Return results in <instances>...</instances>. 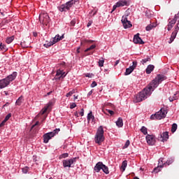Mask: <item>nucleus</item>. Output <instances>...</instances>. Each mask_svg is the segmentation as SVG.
<instances>
[{
	"instance_id": "nucleus-1",
	"label": "nucleus",
	"mask_w": 179,
	"mask_h": 179,
	"mask_svg": "<svg viewBox=\"0 0 179 179\" xmlns=\"http://www.w3.org/2000/svg\"><path fill=\"white\" fill-rule=\"evenodd\" d=\"M167 77L162 74H158L154 80H152L149 85L144 88L139 94L136 96V102L139 103L141 101H143V100H146L152 94V92L160 85L163 82V80H166Z\"/></svg>"
},
{
	"instance_id": "nucleus-2",
	"label": "nucleus",
	"mask_w": 179,
	"mask_h": 179,
	"mask_svg": "<svg viewBox=\"0 0 179 179\" xmlns=\"http://www.w3.org/2000/svg\"><path fill=\"white\" fill-rule=\"evenodd\" d=\"M16 76H17V73L13 72L12 74L9 75L6 78L0 80V90L5 89V87L9 86L10 82H13V80L16 79Z\"/></svg>"
},
{
	"instance_id": "nucleus-3",
	"label": "nucleus",
	"mask_w": 179,
	"mask_h": 179,
	"mask_svg": "<svg viewBox=\"0 0 179 179\" xmlns=\"http://www.w3.org/2000/svg\"><path fill=\"white\" fill-rule=\"evenodd\" d=\"M104 137V129H103V126H100L96 133L95 137H94V142L95 143H97L99 146L104 142L105 140Z\"/></svg>"
},
{
	"instance_id": "nucleus-4",
	"label": "nucleus",
	"mask_w": 179,
	"mask_h": 179,
	"mask_svg": "<svg viewBox=\"0 0 179 179\" xmlns=\"http://www.w3.org/2000/svg\"><path fill=\"white\" fill-rule=\"evenodd\" d=\"M76 3V0H71L68 1L66 4H62V6L58 7V9L60 12H66V10H69L73 5Z\"/></svg>"
},
{
	"instance_id": "nucleus-5",
	"label": "nucleus",
	"mask_w": 179,
	"mask_h": 179,
	"mask_svg": "<svg viewBox=\"0 0 179 179\" xmlns=\"http://www.w3.org/2000/svg\"><path fill=\"white\" fill-rule=\"evenodd\" d=\"M61 129H55L53 131L46 133L45 134L43 135V143H48V141L50 139L52 138H54L55 135H57L58 132H59Z\"/></svg>"
},
{
	"instance_id": "nucleus-6",
	"label": "nucleus",
	"mask_w": 179,
	"mask_h": 179,
	"mask_svg": "<svg viewBox=\"0 0 179 179\" xmlns=\"http://www.w3.org/2000/svg\"><path fill=\"white\" fill-rule=\"evenodd\" d=\"M167 111L162 108L159 111L157 112L155 114L150 116V120H162V118H166V115Z\"/></svg>"
},
{
	"instance_id": "nucleus-7",
	"label": "nucleus",
	"mask_w": 179,
	"mask_h": 179,
	"mask_svg": "<svg viewBox=\"0 0 179 179\" xmlns=\"http://www.w3.org/2000/svg\"><path fill=\"white\" fill-rule=\"evenodd\" d=\"M39 22L42 24L47 26L50 23V16H48V14L47 13H41L39 15Z\"/></svg>"
},
{
	"instance_id": "nucleus-8",
	"label": "nucleus",
	"mask_w": 179,
	"mask_h": 179,
	"mask_svg": "<svg viewBox=\"0 0 179 179\" xmlns=\"http://www.w3.org/2000/svg\"><path fill=\"white\" fill-rule=\"evenodd\" d=\"M64 38H65L64 34H62V36H59V34H57L54 38H52L50 39L49 45H54V44H57L58 41H61V40H64Z\"/></svg>"
},
{
	"instance_id": "nucleus-9",
	"label": "nucleus",
	"mask_w": 179,
	"mask_h": 179,
	"mask_svg": "<svg viewBox=\"0 0 179 179\" xmlns=\"http://www.w3.org/2000/svg\"><path fill=\"white\" fill-rule=\"evenodd\" d=\"M138 66V62L134 61L133 62V65L130 66L129 68L126 69V71L124 73V75L127 76L128 75H131L132 72H134V69Z\"/></svg>"
},
{
	"instance_id": "nucleus-10",
	"label": "nucleus",
	"mask_w": 179,
	"mask_h": 179,
	"mask_svg": "<svg viewBox=\"0 0 179 179\" xmlns=\"http://www.w3.org/2000/svg\"><path fill=\"white\" fill-rule=\"evenodd\" d=\"M76 162V158H72L70 159H64L62 161L63 163V167L66 168V167H71L72 164Z\"/></svg>"
},
{
	"instance_id": "nucleus-11",
	"label": "nucleus",
	"mask_w": 179,
	"mask_h": 179,
	"mask_svg": "<svg viewBox=\"0 0 179 179\" xmlns=\"http://www.w3.org/2000/svg\"><path fill=\"white\" fill-rule=\"evenodd\" d=\"M122 23L124 29H129L132 27V24H131V21H129L127 17H122Z\"/></svg>"
},
{
	"instance_id": "nucleus-12",
	"label": "nucleus",
	"mask_w": 179,
	"mask_h": 179,
	"mask_svg": "<svg viewBox=\"0 0 179 179\" xmlns=\"http://www.w3.org/2000/svg\"><path fill=\"white\" fill-rule=\"evenodd\" d=\"M146 141L148 145L153 146L155 143H156V140H155V137L152 135H148L146 137Z\"/></svg>"
},
{
	"instance_id": "nucleus-13",
	"label": "nucleus",
	"mask_w": 179,
	"mask_h": 179,
	"mask_svg": "<svg viewBox=\"0 0 179 179\" xmlns=\"http://www.w3.org/2000/svg\"><path fill=\"white\" fill-rule=\"evenodd\" d=\"M133 41L134 44H145V42L139 37V34L134 35Z\"/></svg>"
},
{
	"instance_id": "nucleus-14",
	"label": "nucleus",
	"mask_w": 179,
	"mask_h": 179,
	"mask_svg": "<svg viewBox=\"0 0 179 179\" xmlns=\"http://www.w3.org/2000/svg\"><path fill=\"white\" fill-rule=\"evenodd\" d=\"M159 141H161V142H166L167 139H169V131H165L162 134H161L159 136H158Z\"/></svg>"
},
{
	"instance_id": "nucleus-15",
	"label": "nucleus",
	"mask_w": 179,
	"mask_h": 179,
	"mask_svg": "<svg viewBox=\"0 0 179 179\" xmlns=\"http://www.w3.org/2000/svg\"><path fill=\"white\" fill-rule=\"evenodd\" d=\"M103 164V162H99L95 165L94 171H96V173H99L100 170H102Z\"/></svg>"
},
{
	"instance_id": "nucleus-16",
	"label": "nucleus",
	"mask_w": 179,
	"mask_h": 179,
	"mask_svg": "<svg viewBox=\"0 0 179 179\" xmlns=\"http://www.w3.org/2000/svg\"><path fill=\"white\" fill-rule=\"evenodd\" d=\"M81 44H86L87 45H96L97 42L95 41H92V40H85L83 43H81Z\"/></svg>"
},
{
	"instance_id": "nucleus-17",
	"label": "nucleus",
	"mask_w": 179,
	"mask_h": 179,
	"mask_svg": "<svg viewBox=\"0 0 179 179\" xmlns=\"http://www.w3.org/2000/svg\"><path fill=\"white\" fill-rule=\"evenodd\" d=\"M155 69V66L152 64H150L148 66L145 72L148 75H150V73H152L153 72V70Z\"/></svg>"
},
{
	"instance_id": "nucleus-18",
	"label": "nucleus",
	"mask_w": 179,
	"mask_h": 179,
	"mask_svg": "<svg viewBox=\"0 0 179 179\" xmlns=\"http://www.w3.org/2000/svg\"><path fill=\"white\" fill-rule=\"evenodd\" d=\"M156 26H157V24H156V22H152L150 24H148L146 27H145V30L147 31H150V30H152V29H155V27H156Z\"/></svg>"
},
{
	"instance_id": "nucleus-19",
	"label": "nucleus",
	"mask_w": 179,
	"mask_h": 179,
	"mask_svg": "<svg viewBox=\"0 0 179 179\" xmlns=\"http://www.w3.org/2000/svg\"><path fill=\"white\" fill-rule=\"evenodd\" d=\"M62 70L61 69H58L57 71V73H56V76H55V80H57V79H58V80H59V79H61V78H62Z\"/></svg>"
},
{
	"instance_id": "nucleus-20",
	"label": "nucleus",
	"mask_w": 179,
	"mask_h": 179,
	"mask_svg": "<svg viewBox=\"0 0 179 179\" xmlns=\"http://www.w3.org/2000/svg\"><path fill=\"white\" fill-rule=\"evenodd\" d=\"M116 125L118 128H122L124 126V122L122 121V117H119L118 120L116 121Z\"/></svg>"
},
{
	"instance_id": "nucleus-21",
	"label": "nucleus",
	"mask_w": 179,
	"mask_h": 179,
	"mask_svg": "<svg viewBox=\"0 0 179 179\" xmlns=\"http://www.w3.org/2000/svg\"><path fill=\"white\" fill-rule=\"evenodd\" d=\"M116 4L117 5L118 8H120V6H127L128 5V2H127V1H120L116 3Z\"/></svg>"
},
{
	"instance_id": "nucleus-22",
	"label": "nucleus",
	"mask_w": 179,
	"mask_h": 179,
	"mask_svg": "<svg viewBox=\"0 0 179 179\" xmlns=\"http://www.w3.org/2000/svg\"><path fill=\"white\" fill-rule=\"evenodd\" d=\"M176 36H177V34L176 32H173L168 43L169 44H171V43L174 41V39L176 38Z\"/></svg>"
},
{
	"instance_id": "nucleus-23",
	"label": "nucleus",
	"mask_w": 179,
	"mask_h": 179,
	"mask_svg": "<svg viewBox=\"0 0 179 179\" xmlns=\"http://www.w3.org/2000/svg\"><path fill=\"white\" fill-rule=\"evenodd\" d=\"M22 103H23V96H21L17 99L15 102V106H22Z\"/></svg>"
},
{
	"instance_id": "nucleus-24",
	"label": "nucleus",
	"mask_w": 179,
	"mask_h": 179,
	"mask_svg": "<svg viewBox=\"0 0 179 179\" xmlns=\"http://www.w3.org/2000/svg\"><path fill=\"white\" fill-rule=\"evenodd\" d=\"M102 171H103V173H105V174H109L110 171H108V166L103 164L102 166Z\"/></svg>"
},
{
	"instance_id": "nucleus-25",
	"label": "nucleus",
	"mask_w": 179,
	"mask_h": 179,
	"mask_svg": "<svg viewBox=\"0 0 179 179\" xmlns=\"http://www.w3.org/2000/svg\"><path fill=\"white\" fill-rule=\"evenodd\" d=\"M178 96H177V94H173V96H171L169 97V101L172 102L174 101V100H178Z\"/></svg>"
},
{
	"instance_id": "nucleus-26",
	"label": "nucleus",
	"mask_w": 179,
	"mask_h": 179,
	"mask_svg": "<svg viewBox=\"0 0 179 179\" xmlns=\"http://www.w3.org/2000/svg\"><path fill=\"white\" fill-rule=\"evenodd\" d=\"M173 162H174L172 159L167 160L164 165H162L164 167H167V166H170V164H172Z\"/></svg>"
},
{
	"instance_id": "nucleus-27",
	"label": "nucleus",
	"mask_w": 179,
	"mask_h": 179,
	"mask_svg": "<svg viewBox=\"0 0 179 179\" xmlns=\"http://www.w3.org/2000/svg\"><path fill=\"white\" fill-rule=\"evenodd\" d=\"M14 40H15V36H10L6 38V43L7 44H10V43H12V41H13Z\"/></svg>"
},
{
	"instance_id": "nucleus-28",
	"label": "nucleus",
	"mask_w": 179,
	"mask_h": 179,
	"mask_svg": "<svg viewBox=\"0 0 179 179\" xmlns=\"http://www.w3.org/2000/svg\"><path fill=\"white\" fill-rule=\"evenodd\" d=\"M141 131L142 134H143V135H148V129L145 126L141 127Z\"/></svg>"
},
{
	"instance_id": "nucleus-29",
	"label": "nucleus",
	"mask_w": 179,
	"mask_h": 179,
	"mask_svg": "<svg viewBox=\"0 0 179 179\" xmlns=\"http://www.w3.org/2000/svg\"><path fill=\"white\" fill-rule=\"evenodd\" d=\"M164 166L163 165H159L157 167L155 168L153 170V173H159L160 171V169H162Z\"/></svg>"
},
{
	"instance_id": "nucleus-30",
	"label": "nucleus",
	"mask_w": 179,
	"mask_h": 179,
	"mask_svg": "<svg viewBox=\"0 0 179 179\" xmlns=\"http://www.w3.org/2000/svg\"><path fill=\"white\" fill-rule=\"evenodd\" d=\"M177 124L173 123L172 124V127H171V132L172 134H174V132H176L177 131Z\"/></svg>"
},
{
	"instance_id": "nucleus-31",
	"label": "nucleus",
	"mask_w": 179,
	"mask_h": 179,
	"mask_svg": "<svg viewBox=\"0 0 179 179\" xmlns=\"http://www.w3.org/2000/svg\"><path fill=\"white\" fill-rule=\"evenodd\" d=\"M127 160L123 161L121 166V169H122L123 171H125V169H127Z\"/></svg>"
},
{
	"instance_id": "nucleus-32",
	"label": "nucleus",
	"mask_w": 179,
	"mask_h": 179,
	"mask_svg": "<svg viewBox=\"0 0 179 179\" xmlns=\"http://www.w3.org/2000/svg\"><path fill=\"white\" fill-rule=\"evenodd\" d=\"M0 51L6 52V51H8V47H6V45H0Z\"/></svg>"
},
{
	"instance_id": "nucleus-33",
	"label": "nucleus",
	"mask_w": 179,
	"mask_h": 179,
	"mask_svg": "<svg viewBox=\"0 0 179 179\" xmlns=\"http://www.w3.org/2000/svg\"><path fill=\"white\" fill-rule=\"evenodd\" d=\"M87 120L88 121H90L91 120H94V116L93 115V113L92 112L88 113Z\"/></svg>"
},
{
	"instance_id": "nucleus-34",
	"label": "nucleus",
	"mask_w": 179,
	"mask_h": 179,
	"mask_svg": "<svg viewBox=\"0 0 179 179\" xmlns=\"http://www.w3.org/2000/svg\"><path fill=\"white\" fill-rule=\"evenodd\" d=\"M94 48H96V45H91L90 48H87L85 50V52H87L89 51H92V50H94Z\"/></svg>"
},
{
	"instance_id": "nucleus-35",
	"label": "nucleus",
	"mask_w": 179,
	"mask_h": 179,
	"mask_svg": "<svg viewBox=\"0 0 179 179\" xmlns=\"http://www.w3.org/2000/svg\"><path fill=\"white\" fill-rule=\"evenodd\" d=\"M150 61V57H148L146 59H142L141 63L143 64V65H145L146 62H148Z\"/></svg>"
},
{
	"instance_id": "nucleus-36",
	"label": "nucleus",
	"mask_w": 179,
	"mask_h": 179,
	"mask_svg": "<svg viewBox=\"0 0 179 179\" xmlns=\"http://www.w3.org/2000/svg\"><path fill=\"white\" fill-rule=\"evenodd\" d=\"M68 156H69V154L64 153L59 156V159H66V157H68Z\"/></svg>"
},
{
	"instance_id": "nucleus-37",
	"label": "nucleus",
	"mask_w": 179,
	"mask_h": 179,
	"mask_svg": "<svg viewBox=\"0 0 179 179\" xmlns=\"http://www.w3.org/2000/svg\"><path fill=\"white\" fill-rule=\"evenodd\" d=\"M48 107L49 106H46L45 107L44 109H42V110L41 111V114L43 115L44 114H45V113H47V110H48Z\"/></svg>"
},
{
	"instance_id": "nucleus-38",
	"label": "nucleus",
	"mask_w": 179,
	"mask_h": 179,
	"mask_svg": "<svg viewBox=\"0 0 179 179\" xmlns=\"http://www.w3.org/2000/svg\"><path fill=\"white\" fill-rule=\"evenodd\" d=\"M131 142L129 141V140H127L123 147V149H127V148H128V146H129Z\"/></svg>"
},
{
	"instance_id": "nucleus-39",
	"label": "nucleus",
	"mask_w": 179,
	"mask_h": 179,
	"mask_svg": "<svg viewBox=\"0 0 179 179\" xmlns=\"http://www.w3.org/2000/svg\"><path fill=\"white\" fill-rule=\"evenodd\" d=\"M103 65H104V59H103L102 58L99 61V66H103Z\"/></svg>"
},
{
	"instance_id": "nucleus-40",
	"label": "nucleus",
	"mask_w": 179,
	"mask_h": 179,
	"mask_svg": "<svg viewBox=\"0 0 179 179\" xmlns=\"http://www.w3.org/2000/svg\"><path fill=\"white\" fill-rule=\"evenodd\" d=\"M74 93H75V90H73L69 92H68L66 96V97H69V96H72V94H74Z\"/></svg>"
},
{
	"instance_id": "nucleus-41",
	"label": "nucleus",
	"mask_w": 179,
	"mask_h": 179,
	"mask_svg": "<svg viewBox=\"0 0 179 179\" xmlns=\"http://www.w3.org/2000/svg\"><path fill=\"white\" fill-rule=\"evenodd\" d=\"M28 171H29V167L26 166L22 169V173H24V174H27Z\"/></svg>"
},
{
	"instance_id": "nucleus-42",
	"label": "nucleus",
	"mask_w": 179,
	"mask_h": 179,
	"mask_svg": "<svg viewBox=\"0 0 179 179\" xmlns=\"http://www.w3.org/2000/svg\"><path fill=\"white\" fill-rule=\"evenodd\" d=\"M76 24V19H73L71 22H70V26L73 27Z\"/></svg>"
},
{
	"instance_id": "nucleus-43",
	"label": "nucleus",
	"mask_w": 179,
	"mask_h": 179,
	"mask_svg": "<svg viewBox=\"0 0 179 179\" xmlns=\"http://www.w3.org/2000/svg\"><path fill=\"white\" fill-rule=\"evenodd\" d=\"M178 24H179V23L178 22V24H176V27H175V30L173 31V33H176V34H177V33H178V30H179Z\"/></svg>"
},
{
	"instance_id": "nucleus-44",
	"label": "nucleus",
	"mask_w": 179,
	"mask_h": 179,
	"mask_svg": "<svg viewBox=\"0 0 179 179\" xmlns=\"http://www.w3.org/2000/svg\"><path fill=\"white\" fill-rule=\"evenodd\" d=\"M12 117V114L11 113H8L6 116V117L4 118V120H6V121H8V120H9V118H10Z\"/></svg>"
},
{
	"instance_id": "nucleus-45",
	"label": "nucleus",
	"mask_w": 179,
	"mask_h": 179,
	"mask_svg": "<svg viewBox=\"0 0 179 179\" xmlns=\"http://www.w3.org/2000/svg\"><path fill=\"white\" fill-rule=\"evenodd\" d=\"M172 24H176V22H177V20L176 17L171 21H169Z\"/></svg>"
},
{
	"instance_id": "nucleus-46",
	"label": "nucleus",
	"mask_w": 179,
	"mask_h": 179,
	"mask_svg": "<svg viewBox=\"0 0 179 179\" xmlns=\"http://www.w3.org/2000/svg\"><path fill=\"white\" fill-rule=\"evenodd\" d=\"M6 120H3L2 121V122L0 124V128H2V127H3V125H5V124L6 123Z\"/></svg>"
},
{
	"instance_id": "nucleus-47",
	"label": "nucleus",
	"mask_w": 179,
	"mask_h": 179,
	"mask_svg": "<svg viewBox=\"0 0 179 179\" xmlns=\"http://www.w3.org/2000/svg\"><path fill=\"white\" fill-rule=\"evenodd\" d=\"M96 86H97V83H96V81H93L91 84V87H96Z\"/></svg>"
},
{
	"instance_id": "nucleus-48",
	"label": "nucleus",
	"mask_w": 179,
	"mask_h": 179,
	"mask_svg": "<svg viewBox=\"0 0 179 179\" xmlns=\"http://www.w3.org/2000/svg\"><path fill=\"white\" fill-rule=\"evenodd\" d=\"M79 114L81 115V117H83V115H85V110L82 108Z\"/></svg>"
},
{
	"instance_id": "nucleus-49",
	"label": "nucleus",
	"mask_w": 179,
	"mask_h": 179,
	"mask_svg": "<svg viewBox=\"0 0 179 179\" xmlns=\"http://www.w3.org/2000/svg\"><path fill=\"white\" fill-rule=\"evenodd\" d=\"M117 8H118L117 4L116 3L115 5L113 6V10L111 11V13H113V12H114V10H115V9H117Z\"/></svg>"
},
{
	"instance_id": "nucleus-50",
	"label": "nucleus",
	"mask_w": 179,
	"mask_h": 179,
	"mask_svg": "<svg viewBox=\"0 0 179 179\" xmlns=\"http://www.w3.org/2000/svg\"><path fill=\"white\" fill-rule=\"evenodd\" d=\"M93 23L92 20H90L87 24V27H90L92 26V24Z\"/></svg>"
},
{
	"instance_id": "nucleus-51",
	"label": "nucleus",
	"mask_w": 179,
	"mask_h": 179,
	"mask_svg": "<svg viewBox=\"0 0 179 179\" xmlns=\"http://www.w3.org/2000/svg\"><path fill=\"white\" fill-rule=\"evenodd\" d=\"M145 16H147V17H152V15H150V12H146L145 13Z\"/></svg>"
},
{
	"instance_id": "nucleus-52",
	"label": "nucleus",
	"mask_w": 179,
	"mask_h": 179,
	"mask_svg": "<svg viewBox=\"0 0 179 179\" xmlns=\"http://www.w3.org/2000/svg\"><path fill=\"white\" fill-rule=\"evenodd\" d=\"M75 107H76V103H73L71 106H70V108H75Z\"/></svg>"
},
{
	"instance_id": "nucleus-53",
	"label": "nucleus",
	"mask_w": 179,
	"mask_h": 179,
	"mask_svg": "<svg viewBox=\"0 0 179 179\" xmlns=\"http://www.w3.org/2000/svg\"><path fill=\"white\" fill-rule=\"evenodd\" d=\"M106 111H108L109 113V114H110V115H114V111L110 110H106Z\"/></svg>"
},
{
	"instance_id": "nucleus-54",
	"label": "nucleus",
	"mask_w": 179,
	"mask_h": 179,
	"mask_svg": "<svg viewBox=\"0 0 179 179\" xmlns=\"http://www.w3.org/2000/svg\"><path fill=\"white\" fill-rule=\"evenodd\" d=\"M38 124H40V122L37 121V122H36V124H34V125H32L31 129H33V128H34V127H36V125H38Z\"/></svg>"
},
{
	"instance_id": "nucleus-55",
	"label": "nucleus",
	"mask_w": 179,
	"mask_h": 179,
	"mask_svg": "<svg viewBox=\"0 0 179 179\" xmlns=\"http://www.w3.org/2000/svg\"><path fill=\"white\" fill-rule=\"evenodd\" d=\"M62 78H65L66 76V74H65V72H64V70L62 69Z\"/></svg>"
},
{
	"instance_id": "nucleus-56",
	"label": "nucleus",
	"mask_w": 179,
	"mask_h": 179,
	"mask_svg": "<svg viewBox=\"0 0 179 179\" xmlns=\"http://www.w3.org/2000/svg\"><path fill=\"white\" fill-rule=\"evenodd\" d=\"M19 47H20V48H22L23 50H24V48H29V46L25 47V46L21 45Z\"/></svg>"
},
{
	"instance_id": "nucleus-57",
	"label": "nucleus",
	"mask_w": 179,
	"mask_h": 179,
	"mask_svg": "<svg viewBox=\"0 0 179 179\" xmlns=\"http://www.w3.org/2000/svg\"><path fill=\"white\" fill-rule=\"evenodd\" d=\"M74 115H75V117H79V113L78 112H76V113H74Z\"/></svg>"
},
{
	"instance_id": "nucleus-58",
	"label": "nucleus",
	"mask_w": 179,
	"mask_h": 179,
	"mask_svg": "<svg viewBox=\"0 0 179 179\" xmlns=\"http://www.w3.org/2000/svg\"><path fill=\"white\" fill-rule=\"evenodd\" d=\"M119 64H120V60H117L115 63V66H117V65Z\"/></svg>"
},
{
	"instance_id": "nucleus-59",
	"label": "nucleus",
	"mask_w": 179,
	"mask_h": 179,
	"mask_svg": "<svg viewBox=\"0 0 179 179\" xmlns=\"http://www.w3.org/2000/svg\"><path fill=\"white\" fill-rule=\"evenodd\" d=\"M33 36H34V37H37V36H38L37 32H33Z\"/></svg>"
},
{
	"instance_id": "nucleus-60",
	"label": "nucleus",
	"mask_w": 179,
	"mask_h": 179,
	"mask_svg": "<svg viewBox=\"0 0 179 179\" xmlns=\"http://www.w3.org/2000/svg\"><path fill=\"white\" fill-rule=\"evenodd\" d=\"M80 48H77L76 51H77L78 54H79V52H80Z\"/></svg>"
},
{
	"instance_id": "nucleus-61",
	"label": "nucleus",
	"mask_w": 179,
	"mask_h": 179,
	"mask_svg": "<svg viewBox=\"0 0 179 179\" xmlns=\"http://www.w3.org/2000/svg\"><path fill=\"white\" fill-rule=\"evenodd\" d=\"M169 26H171L172 27L174 26V24H172L171 22H169Z\"/></svg>"
},
{
	"instance_id": "nucleus-62",
	"label": "nucleus",
	"mask_w": 179,
	"mask_h": 179,
	"mask_svg": "<svg viewBox=\"0 0 179 179\" xmlns=\"http://www.w3.org/2000/svg\"><path fill=\"white\" fill-rule=\"evenodd\" d=\"M73 97H74V100H76V99H78V96L74 95Z\"/></svg>"
},
{
	"instance_id": "nucleus-63",
	"label": "nucleus",
	"mask_w": 179,
	"mask_h": 179,
	"mask_svg": "<svg viewBox=\"0 0 179 179\" xmlns=\"http://www.w3.org/2000/svg\"><path fill=\"white\" fill-rule=\"evenodd\" d=\"M8 106H9V102H7L5 105H3V107H6Z\"/></svg>"
},
{
	"instance_id": "nucleus-64",
	"label": "nucleus",
	"mask_w": 179,
	"mask_h": 179,
	"mask_svg": "<svg viewBox=\"0 0 179 179\" xmlns=\"http://www.w3.org/2000/svg\"><path fill=\"white\" fill-rule=\"evenodd\" d=\"M61 65H62V66H63V68H64V66H65V63H62Z\"/></svg>"
}]
</instances>
